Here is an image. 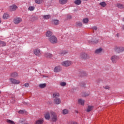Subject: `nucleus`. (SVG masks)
<instances>
[{
	"label": "nucleus",
	"mask_w": 124,
	"mask_h": 124,
	"mask_svg": "<svg viewBox=\"0 0 124 124\" xmlns=\"http://www.w3.org/2000/svg\"><path fill=\"white\" fill-rule=\"evenodd\" d=\"M114 50L116 53L120 54V53H122L124 52V47L121 46H116L114 48Z\"/></svg>",
	"instance_id": "39448f33"
},
{
	"label": "nucleus",
	"mask_w": 124,
	"mask_h": 124,
	"mask_svg": "<svg viewBox=\"0 0 124 124\" xmlns=\"http://www.w3.org/2000/svg\"><path fill=\"white\" fill-rule=\"evenodd\" d=\"M7 122L9 124H15V122H14V121L10 120H7Z\"/></svg>",
	"instance_id": "e433bc0d"
},
{
	"label": "nucleus",
	"mask_w": 124,
	"mask_h": 124,
	"mask_svg": "<svg viewBox=\"0 0 124 124\" xmlns=\"http://www.w3.org/2000/svg\"><path fill=\"white\" fill-rule=\"evenodd\" d=\"M48 41L52 44L58 43V39L55 36H51L50 37L48 38Z\"/></svg>",
	"instance_id": "7ed1b4c3"
},
{
	"label": "nucleus",
	"mask_w": 124,
	"mask_h": 124,
	"mask_svg": "<svg viewBox=\"0 0 124 124\" xmlns=\"http://www.w3.org/2000/svg\"><path fill=\"white\" fill-rule=\"evenodd\" d=\"M6 44H5L4 42L0 41V46H2V47H3V46H6Z\"/></svg>",
	"instance_id": "c9c22d12"
},
{
	"label": "nucleus",
	"mask_w": 124,
	"mask_h": 124,
	"mask_svg": "<svg viewBox=\"0 0 124 124\" xmlns=\"http://www.w3.org/2000/svg\"><path fill=\"white\" fill-rule=\"evenodd\" d=\"M10 17V16H9V14L7 13H5L2 16V18L3 19H4V20H7V19H9Z\"/></svg>",
	"instance_id": "2eb2a0df"
},
{
	"label": "nucleus",
	"mask_w": 124,
	"mask_h": 124,
	"mask_svg": "<svg viewBox=\"0 0 124 124\" xmlns=\"http://www.w3.org/2000/svg\"><path fill=\"white\" fill-rule=\"evenodd\" d=\"M52 34H53V33H52V32H51L50 31H47L46 33V37H49V38H50V37L52 36Z\"/></svg>",
	"instance_id": "b1692460"
},
{
	"label": "nucleus",
	"mask_w": 124,
	"mask_h": 124,
	"mask_svg": "<svg viewBox=\"0 0 124 124\" xmlns=\"http://www.w3.org/2000/svg\"><path fill=\"white\" fill-rule=\"evenodd\" d=\"M63 115H66V114H68V110L64 109L62 110Z\"/></svg>",
	"instance_id": "f704fd0d"
},
{
	"label": "nucleus",
	"mask_w": 124,
	"mask_h": 124,
	"mask_svg": "<svg viewBox=\"0 0 124 124\" xmlns=\"http://www.w3.org/2000/svg\"><path fill=\"white\" fill-rule=\"evenodd\" d=\"M68 124H78L77 122H69L68 123Z\"/></svg>",
	"instance_id": "c03bdc74"
},
{
	"label": "nucleus",
	"mask_w": 124,
	"mask_h": 124,
	"mask_svg": "<svg viewBox=\"0 0 124 124\" xmlns=\"http://www.w3.org/2000/svg\"><path fill=\"white\" fill-rule=\"evenodd\" d=\"M103 88L105 89V90H110V86L108 85L104 86Z\"/></svg>",
	"instance_id": "a19ab883"
},
{
	"label": "nucleus",
	"mask_w": 124,
	"mask_h": 124,
	"mask_svg": "<svg viewBox=\"0 0 124 124\" xmlns=\"http://www.w3.org/2000/svg\"><path fill=\"white\" fill-rule=\"evenodd\" d=\"M116 7H118V8H120L121 9L124 8V6L123 4L120 3L116 4Z\"/></svg>",
	"instance_id": "cd10ccee"
},
{
	"label": "nucleus",
	"mask_w": 124,
	"mask_h": 124,
	"mask_svg": "<svg viewBox=\"0 0 124 124\" xmlns=\"http://www.w3.org/2000/svg\"><path fill=\"white\" fill-rule=\"evenodd\" d=\"M60 71H62V67L61 66H57L54 69V72L56 73L60 72Z\"/></svg>",
	"instance_id": "9b49d317"
},
{
	"label": "nucleus",
	"mask_w": 124,
	"mask_h": 124,
	"mask_svg": "<svg viewBox=\"0 0 124 124\" xmlns=\"http://www.w3.org/2000/svg\"><path fill=\"white\" fill-rule=\"evenodd\" d=\"M116 36H117V37H119V36H120V34H119V33H117V34H116Z\"/></svg>",
	"instance_id": "8fccbe9b"
},
{
	"label": "nucleus",
	"mask_w": 124,
	"mask_h": 124,
	"mask_svg": "<svg viewBox=\"0 0 124 124\" xmlns=\"http://www.w3.org/2000/svg\"><path fill=\"white\" fill-rule=\"evenodd\" d=\"M82 23H83V24H87V23H89V18H84L82 20Z\"/></svg>",
	"instance_id": "7c9ffc66"
},
{
	"label": "nucleus",
	"mask_w": 124,
	"mask_h": 124,
	"mask_svg": "<svg viewBox=\"0 0 124 124\" xmlns=\"http://www.w3.org/2000/svg\"><path fill=\"white\" fill-rule=\"evenodd\" d=\"M23 20L20 17H16L14 19V23L15 25H18Z\"/></svg>",
	"instance_id": "1a4fd4ad"
},
{
	"label": "nucleus",
	"mask_w": 124,
	"mask_h": 124,
	"mask_svg": "<svg viewBox=\"0 0 124 124\" xmlns=\"http://www.w3.org/2000/svg\"><path fill=\"white\" fill-rule=\"evenodd\" d=\"M52 97L54 98V99L56 98H59L60 97V93L58 92H55L53 93Z\"/></svg>",
	"instance_id": "4468645a"
},
{
	"label": "nucleus",
	"mask_w": 124,
	"mask_h": 124,
	"mask_svg": "<svg viewBox=\"0 0 124 124\" xmlns=\"http://www.w3.org/2000/svg\"><path fill=\"white\" fill-rule=\"evenodd\" d=\"M33 54L36 56V57H40L41 55V50L39 48H35L33 51Z\"/></svg>",
	"instance_id": "423d86ee"
},
{
	"label": "nucleus",
	"mask_w": 124,
	"mask_h": 124,
	"mask_svg": "<svg viewBox=\"0 0 124 124\" xmlns=\"http://www.w3.org/2000/svg\"><path fill=\"white\" fill-rule=\"evenodd\" d=\"M72 63H73V62H72V61H63L61 63V65L62 66H64L65 67H68V66H70V65H72Z\"/></svg>",
	"instance_id": "f03ea898"
},
{
	"label": "nucleus",
	"mask_w": 124,
	"mask_h": 124,
	"mask_svg": "<svg viewBox=\"0 0 124 124\" xmlns=\"http://www.w3.org/2000/svg\"><path fill=\"white\" fill-rule=\"evenodd\" d=\"M93 106H88L86 111H87V112H91V110H93Z\"/></svg>",
	"instance_id": "c85d7f7f"
},
{
	"label": "nucleus",
	"mask_w": 124,
	"mask_h": 124,
	"mask_svg": "<svg viewBox=\"0 0 124 124\" xmlns=\"http://www.w3.org/2000/svg\"><path fill=\"white\" fill-rule=\"evenodd\" d=\"M120 57L117 55H113L111 57V62L113 63H116L117 61H118Z\"/></svg>",
	"instance_id": "6e6552de"
},
{
	"label": "nucleus",
	"mask_w": 124,
	"mask_h": 124,
	"mask_svg": "<svg viewBox=\"0 0 124 124\" xmlns=\"http://www.w3.org/2000/svg\"><path fill=\"white\" fill-rule=\"evenodd\" d=\"M45 118L46 120H50V119L51 118V114H50L49 112H47L45 114Z\"/></svg>",
	"instance_id": "f3484780"
},
{
	"label": "nucleus",
	"mask_w": 124,
	"mask_h": 124,
	"mask_svg": "<svg viewBox=\"0 0 124 124\" xmlns=\"http://www.w3.org/2000/svg\"><path fill=\"white\" fill-rule=\"evenodd\" d=\"M71 16H68V17H67V18L68 19H71Z\"/></svg>",
	"instance_id": "09e8293b"
},
{
	"label": "nucleus",
	"mask_w": 124,
	"mask_h": 124,
	"mask_svg": "<svg viewBox=\"0 0 124 124\" xmlns=\"http://www.w3.org/2000/svg\"><path fill=\"white\" fill-rule=\"evenodd\" d=\"M68 52L66 50H63L60 51L59 54L61 55L62 56H64V55H66V54H67Z\"/></svg>",
	"instance_id": "393cba45"
},
{
	"label": "nucleus",
	"mask_w": 124,
	"mask_h": 124,
	"mask_svg": "<svg viewBox=\"0 0 124 124\" xmlns=\"http://www.w3.org/2000/svg\"><path fill=\"white\" fill-rule=\"evenodd\" d=\"M0 23H1V18L0 17Z\"/></svg>",
	"instance_id": "3c124183"
},
{
	"label": "nucleus",
	"mask_w": 124,
	"mask_h": 124,
	"mask_svg": "<svg viewBox=\"0 0 124 124\" xmlns=\"http://www.w3.org/2000/svg\"><path fill=\"white\" fill-rule=\"evenodd\" d=\"M35 2L38 4H40L43 2V0H35Z\"/></svg>",
	"instance_id": "473e14b6"
},
{
	"label": "nucleus",
	"mask_w": 124,
	"mask_h": 124,
	"mask_svg": "<svg viewBox=\"0 0 124 124\" xmlns=\"http://www.w3.org/2000/svg\"><path fill=\"white\" fill-rule=\"evenodd\" d=\"M23 86H25V88H28V87L30 86V84L26 83H25Z\"/></svg>",
	"instance_id": "79ce46f5"
},
{
	"label": "nucleus",
	"mask_w": 124,
	"mask_h": 124,
	"mask_svg": "<svg viewBox=\"0 0 124 124\" xmlns=\"http://www.w3.org/2000/svg\"><path fill=\"white\" fill-rule=\"evenodd\" d=\"M28 9L30 11H33V10H34V6H30L29 7Z\"/></svg>",
	"instance_id": "ea45409f"
},
{
	"label": "nucleus",
	"mask_w": 124,
	"mask_h": 124,
	"mask_svg": "<svg viewBox=\"0 0 124 124\" xmlns=\"http://www.w3.org/2000/svg\"><path fill=\"white\" fill-rule=\"evenodd\" d=\"M38 18L36 16H34L32 17L33 21H35V20H38Z\"/></svg>",
	"instance_id": "a18cd8bd"
},
{
	"label": "nucleus",
	"mask_w": 124,
	"mask_h": 124,
	"mask_svg": "<svg viewBox=\"0 0 124 124\" xmlns=\"http://www.w3.org/2000/svg\"><path fill=\"white\" fill-rule=\"evenodd\" d=\"M100 5L102 6V7H105L106 5H107V4L105 2H101L99 3Z\"/></svg>",
	"instance_id": "2f4dec72"
},
{
	"label": "nucleus",
	"mask_w": 124,
	"mask_h": 124,
	"mask_svg": "<svg viewBox=\"0 0 124 124\" xmlns=\"http://www.w3.org/2000/svg\"><path fill=\"white\" fill-rule=\"evenodd\" d=\"M9 8H10V10H11V11H16L17 8H18V7L15 4H13V5H12L11 6H10L9 7Z\"/></svg>",
	"instance_id": "ddd939ff"
},
{
	"label": "nucleus",
	"mask_w": 124,
	"mask_h": 124,
	"mask_svg": "<svg viewBox=\"0 0 124 124\" xmlns=\"http://www.w3.org/2000/svg\"><path fill=\"white\" fill-rule=\"evenodd\" d=\"M52 23L56 25H59V24H60V21L57 19H54L52 20Z\"/></svg>",
	"instance_id": "4be33fe9"
},
{
	"label": "nucleus",
	"mask_w": 124,
	"mask_h": 124,
	"mask_svg": "<svg viewBox=\"0 0 124 124\" xmlns=\"http://www.w3.org/2000/svg\"><path fill=\"white\" fill-rule=\"evenodd\" d=\"M122 29H123V30H124V25L123 26Z\"/></svg>",
	"instance_id": "603ef678"
},
{
	"label": "nucleus",
	"mask_w": 124,
	"mask_h": 124,
	"mask_svg": "<svg viewBox=\"0 0 124 124\" xmlns=\"http://www.w3.org/2000/svg\"><path fill=\"white\" fill-rule=\"evenodd\" d=\"M46 86H47L46 83L40 84L39 85V87L40 89H44V88H46Z\"/></svg>",
	"instance_id": "a878e982"
},
{
	"label": "nucleus",
	"mask_w": 124,
	"mask_h": 124,
	"mask_svg": "<svg viewBox=\"0 0 124 124\" xmlns=\"http://www.w3.org/2000/svg\"><path fill=\"white\" fill-rule=\"evenodd\" d=\"M78 104H80V105L84 106V104L85 103V100L82 99H79L78 100Z\"/></svg>",
	"instance_id": "aec40b11"
},
{
	"label": "nucleus",
	"mask_w": 124,
	"mask_h": 124,
	"mask_svg": "<svg viewBox=\"0 0 124 124\" xmlns=\"http://www.w3.org/2000/svg\"><path fill=\"white\" fill-rule=\"evenodd\" d=\"M10 76L12 78H17L18 77V73L16 72L12 73L10 74Z\"/></svg>",
	"instance_id": "dca6fc26"
},
{
	"label": "nucleus",
	"mask_w": 124,
	"mask_h": 124,
	"mask_svg": "<svg viewBox=\"0 0 124 124\" xmlns=\"http://www.w3.org/2000/svg\"><path fill=\"white\" fill-rule=\"evenodd\" d=\"M12 102L13 103H14V102H15V98L14 97H13L12 98Z\"/></svg>",
	"instance_id": "de8ad7c7"
},
{
	"label": "nucleus",
	"mask_w": 124,
	"mask_h": 124,
	"mask_svg": "<svg viewBox=\"0 0 124 124\" xmlns=\"http://www.w3.org/2000/svg\"><path fill=\"white\" fill-rule=\"evenodd\" d=\"M22 124H29V123H23Z\"/></svg>",
	"instance_id": "864d4df0"
},
{
	"label": "nucleus",
	"mask_w": 124,
	"mask_h": 124,
	"mask_svg": "<svg viewBox=\"0 0 124 124\" xmlns=\"http://www.w3.org/2000/svg\"><path fill=\"white\" fill-rule=\"evenodd\" d=\"M44 56L45 57V58H47V59H50V58H52V55L51 54V53H45Z\"/></svg>",
	"instance_id": "6ab92c4d"
},
{
	"label": "nucleus",
	"mask_w": 124,
	"mask_h": 124,
	"mask_svg": "<svg viewBox=\"0 0 124 124\" xmlns=\"http://www.w3.org/2000/svg\"><path fill=\"white\" fill-rule=\"evenodd\" d=\"M51 122H56L58 121V115L56 112H50Z\"/></svg>",
	"instance_id": "f257e3e1"
},
{
	"label": "nucleus",
	"mask_w": 124,
	"mask_h": 124,
	"mask_svg": "<svg viewBox=\"0 0 124 124\" xmlns=\"http://www.w3.org/2000/svg\"><path fill=\"white\" fill-rule=\"evenodd\" d=\"M61 98H57L53 99V103L56 105H59V104H61Z\"/></svg>",
	"instance_id": "9d476101"
},
{
	"label": "nucleus",
	"mask_w": 124,
	"mask_h": 124,
	"mask_svg": "<svg viewBox=\"0 0 124 124\" xmlns=\"http://www.w3.org/2000/svg\"><path fill=\"white\" fill-rule=\"evenodd\" d=\"M76 26H78V27H82L83 26V24L82 22L78 21L76 23Z\"/></svg>",
	"instance_id": "72a5a7b5"
},
{
	"label": "nucleus",
	"mask_w": 124,
	"mask_h": 124,
	"mask_svg": "<svg viewBox=\"0 0 124 124\" xmlns=\"http://www.w3.org/2000/svg\"><path fill=\"white\" fill-rule=\"evenodd\" d=\"M93 31H96L97 30V27L96 26H94L92 28Z\"/></svg>",
	"instance_id": "49530a36"
},
{
	"label": "nucleus",
	"mask_w": 124,
	"mask_h": 124,
	"mask_svg": "<svg viewBox=\"0 0 124 124\" xmlns=\"http://www.w3.org/2000/svg\"><path fill=\"white\" fill-rule=\"evenodd\" d=\"M80 86H81V87H85V86H86V83L81 82V83L80 84Z\"/></svg>",
	"instance_id": "37998d69"
},
{
	"label": "nucleus",
	"mask_w": 124,
	"mask_h": 124,
	"mask_svg": "<svg viewBox=\"0 0 124 124\" xmlns=\"http://www.w3.org/2000/svg\"><path fill=\"white\" fill-rule=\"evenodd\" d=\"M60 86H61V87H65V86H66V83L64 82H62L60 83Z\"/></svg>",
	"instance_id": "4c0bfd02"
},
{
	"label": "nucleus",
	"mask_w": 124,
	"mask_h": 124,
	"mask_svg": "<svg viewBox=\"0 0 124 124\" xmlns=\"http://www.w3.org/2000/svg\"><path fill=\"white\" fill-rule=\"evenodd\" d=\"M79 58L81 59V60H88V59L90 58V56L85 52H81L79 54Z\"/></svg>",
	"instance_id": "20e7f679"
},
{
	"label": "nucleus",
	"mask_w": 124,
	"mask_h": 124,
	"mask_svg": "<svg viewBox=\"0 0 124 124\" xmlns=\"http://www.w3.org/2000/svg\"><path fill=\"white\" fill-rule=\"evenodd\" d=\"M68 0H59V3L60 4H66V3H67Z\"/></svg>",
	"instance_id": "412c9836"
},
{
	"label": "nucleus",
	"mask_w": 124,
	"mask_h": 124,
	"mask_svg": "<svg viewBox=\"0 0 124 124\" xmlns=\"http://www.w3.org/2000/svg\"><path fill=\"white\" fill-rule=\"evenodd\" d=\"M98 43V40H94L93 39H92L91 41H89V43Z\"/></svg>",
	"instance_id": "c756f323"
},
{
	"label": "nucleus",
	"mask_w": 124,
	"mask_h": 124,
	"mask_svg": "<svg viewBox=\"0 0 124 124\" xmlns=\"http://www.w3.org/2000/svg\"><path fill=\"white\" fill-rule=\"evenodd\" d=\"M26 112L25 110H20L18 111L19 114H26Z\"/></svg>",
	"instance_id": "58836bf2"
},
{
	"label": "nucleus",
	"mask_w": 124,
	"mask_h": 124,
	"mask_svg": "<svg viewBox=\"0 0 124 124\" xmlns=\"http://www.w3.org/2000/svg\"><path fill=\"white\" fill-rule=\"evenodd\" d=\"M84 0V1H88V0Z\"/></svg>",
	"instance_id": "5fc2aeb1"
},
{
	"label": "nucleus",
	"mask_w": 124,
	"mask_h": 124,
	"mask_svg": "<svg viewBox=\"0 0 124 124\" xmlns=\"http://www.w3.org/2000/svg\"><path fill=\"white\" fill-rule=\"evenodd\" d=\"M43 123H44V120H43V119H39L37 121H36L35 122V124H43Z\"/></svg>",
	"instance_id": "a211bd4d"
},
{
	"label": "nucleus",
	"mask_w": 124,
	"mask_h": 124,
	"mask_svg": "<svg viewBox=\"0 0 124 124\" xmlns=\"http://www.w3.org/2000/svg\"><path fill=\"white\" fill-rule=\"evenodd\" d=\"M74 3L77 5H80V4L82 3V1L81 0H75Z\"/></svg>",
	"instance_id": "bb28decb"
},
{
	"label": "nucleus",
	"mask_w": 124,
	"mask_h": 124,
	"mask_svg": "<svg viewBox=\"0 0 124 124\" xmlns=\"http://www.w3.org/2000/svg\"><path fill=\"white\" fill-rule=\"evenodd\" d=\"M102 51H103V49H102L101 47H100L95 50L94 54L96 55H99V54H101V53H102Z\"/></svg>",
	"instance_id": "f8f14e48"
},
{
	"label": "nucleus",
	"mask_w": 124,
	"mask_h": 124,
	"mask_svg": "<svg viewBox=\"0 0 124 124\" xmlns=\"http://www.w3.org/2000/svg\"><path fill=\"white\" fill-rule=\"evenodd\" d=\"M43 17L44 20H49V19L51 18V16H50L49 15H46L43 16Z\"/></svg>",
	"instance_id": "5701e85b"
},
{
	"label": "nucleus",
	"mask_w": 124,
	"mask_h": 124,
	"mask_svg": "<svg viewBox=\"0 0 124 124\" xmlns=\"http://www.w3.org/2000/svg\"><path fill=\"white\" fill-rule=\"evenodd\" d=\"M9 81L12 84H14L15 85H18L20 83V80H17L13 78H9Z\"/></svg>",
	"instance_id": "0eeeda50"
}]
</instances>
